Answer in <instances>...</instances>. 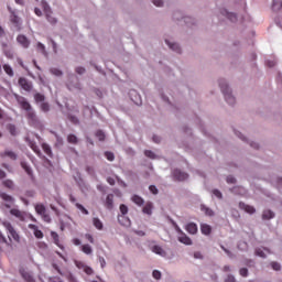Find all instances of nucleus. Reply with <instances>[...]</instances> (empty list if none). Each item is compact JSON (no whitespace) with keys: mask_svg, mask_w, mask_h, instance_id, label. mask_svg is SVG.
<instances>
[{"mask_svg":"<svg viewBox=\"0 0 282 282\" xmlns=\"http://www.w3.org/2000/svg\"><path fill=\"white\" fill-rule=\"evenodd\" d=\"M20 273H21L22 279H24V281L34 282V276L32 275V273H30L25 270H21Z\"/></svg>","mask_w":282,"mask_h":282,"instance_id":"obj_25","label":"nucleus"},{"mask_svg":"<svg viewBox=\"0 0 282 282\" xmlns=\"http://www.w3.org/2000/svg\"><path fill=\"white\" fill-rule=\"evenodd\" d=\"M21 166L25 171L26 175H29V177L32 180V182H34V171H32V166H30V164H28L25 161L21 162Z\"/></svg>","mask_w":282,"mask_h":282,"instance_id":"obj_16","label":"nucleus"},{"mask_svg":"<svg viewBox=\"0 0 282 282\" xmlns=\"http://www.w3.org/2000/svg\"><path fill=\"white\" fill-rule=\"evenodd\" d=\"M173 20L177 21L178 23L181 21H183L185 23V25H187L188 28H191V25H195V23H197L195 18H193V17H184V13H182V11H174Z\"/></svg>","mask_w":282,"mask_h":282,"instance_id":"obj_2","label":"nucleus"},{"mask_svg":"<svg viewBox=\"0 0 282 282\" xmlns=\"http://www.w3.org/2000/svg\"><path fill=\"white\" fill-rule=\"evenodd\" d=\"M0 197L1 199H3V202H6V208H12V204H14L15 202L14 197H12L10 194L6 192L0 193Z\"/></svg>","mask_w":282,"mask_h":282,"instance_id":"obj_12","label":"nucleus"},{"mask_svg":"<svg viewBox=\"0 0 282 282\" xmlns=\"http://www.w3.org/2000/svg\"><path fill=\"white\" fill-rule=\"evenodd\" d=\"M3 69L6 74H8V76H10L11 78L12 76H14V70L12 69V66H10L9 64H4Z\"/></svg>","mask_w":282,"mask_h":282,"instance_id":"obj_44","label":"nucleus"},{"mask_svg":"<svg viewBox=\"0 0 282 282\" xmlns=\"http://www.w3.org/2000/svg\"><path fill=\"white\" fill-rule=\"evenodd\" d=\"M105 206L107 210H113V194L107 195Z\"/></svg>","mask_w":282,"mask_h":282,"instance_id":"obj_22","label":"nucleus"},{"mask_svg":"<svg viewBox=\"0 0 282 282\" xmlns=\"http://www.w3.org/2000/svg\"><path fill=\"white\" fill-rule=\"evenodd\" d=\"M149 191L152 193V195H158V193H160V189H158L155 185H150Z\"/></svg>","mask_w":282,"mask_h":282,"instance_id":"obj_62","label":"nucleus"},{"mask_svg":"<svg viewBox=\"0 0 282 282\" xmlns=\"http://www.w3.org/2000/svg\"><path fill=\"white\" fill-rule=\"evenodd\" d=\"M17 41L21 46L24 47V50H28V47H30V40L28 39V36L20 34L17 36Z\"/></svg>","mask_w":282,"mask_h":282,"instance_id":"obj_17","label":"nucleus"},{"mask_svg":"<svg viewBox=\"0 0 282 282\" xmlns=\"http://www.w3.org/2000/svg\"><path fill=\"white\" fill-rule=\"evenodd\" d=\"M36 50H37V52H41V54H43V56H47V51L45 50V44L37 42Z\"/></svg>","mask_w":282,"mask_h":282,"instance_id":"obj_38","label":"nucleus"},{"mask_svg":"<svg viewBox=\"0 0 282 282\" xmlns=\"http://www.w3.org/2000/svg\"><path fill=\"white\" fill-rule=\"evenodd\" d=\"M226 182L227 184H237V178H235L232 175H229L227 176Z\"/></svg>","mask_w":282,"mask_h":282,"instance_id":"obj_64","label":"nucleus"},{"mask_svg":"<svg viewBox=\"0 0 282 282\" xmlns=\"http://www.w3.org/2000/svg\"><path fill=\"white\" fill-rule=\"evenodd\" d=\"M142 213H144V215H153V203L151 202H148L143 209H142Z\"/></svg>","mask_w":282,"mask_h":282,"instance_id":"obj_29","label":"nucleus"},{"mask_svg":"<svg viewBox=\"0 0 282 282\" xmlns=\"http://www.w3.org/2000/svg\"><path fill=\"white\" fill-rule=\"evenodd\" d=\"M105 158L108 160V162H113L116 160V155L112 152H105Z\"/></svg>","mask_w":282,"mask_h":282,"instance_id":"obj_54","label":"nucleus"},{"mask_svg":"<svg viewBox=\"0 0 282 282\" xmlns=\"http://www.w3.org/2000/svg\"><path fill=\"white\" fill-rule=\"evenodd\" d=\"M67 89L69 91H80L83 89V86L80 85V82L78 80V76L70 74L68 77V83L66 84Z\"/></svg>","mask_w":282,"mask_h":282,"instance_id":"obj_3","label":"nucleus"},{"mask_svg":"<svg viewBox=\"0 0 282 282\" xmlns=\"http://www.w3.org/2000/svg\"><path fill=\"white\" fill-rule=\"evenodd\" d=\"M3 186H6V188H9V191H14V181L12 180H4L2 182Z\"/></svg>","mask_w":282,"mask_h":282,"instance_id":"obj_39","label":"nucleus"},{"mask_svg":"<svg viewBox=\"0 0 282 282\" xmlns=\"http://www.w3.org/2000/svg\"><path fill=\"white\" fill-rule=\"evenodd\" d=\"M200 210L205 213L207 217H215V212L210 209V207H207L206 205H200Z\"/></svg>","mask_w":282,"mask_h":282,"instance_id":"obj_30","label":"nucleus"},{"mask_svg":"<svg viewBox=\"0 0 282 282\" xmlns=\"http://www.w3.org/2000/svg\"><path fill=\"white\" fill-rule=\"evenodd\" d=\"M221 17H226L231 23H237V13L228 11L226 8L219 9Z\"/></svg>","mask_w":282,"mask_h":282,"instance_id":"obj_11","label":"nucleus"},{"mask_svg":"<svg viewBox=\"0 0 282 282\" xmlns=\"http://www.w3.org/2000/svg\"><path fill=\"white\" fill-rule=\"evenodd\" d=\"M40 109L41 111H43V113L50 112V104L43 101L42 104H40Z\"/></svg>","mask_w":282,"mask_h":282,"instance_id":"obj_50","label":"nucleus"},{"mask_svg":"<svg viewBox=\"0 0 282 282\" xmlns=\"http://www.w3.org/2000/svg\"><path fill=\"white\" fill-rule=\"evenodd\" d=\"M131 199L137 206H144V198L142 196L134 194Z\"/></svg>","mask_w":282,"mask_h":282,"instance_id":"obj_32","label":"nucleus"},{"mask_svg":"<svg viewBox=\"0 0 282 282\" xmlns=\"http://www.w3.org/2000/svg\"><path fill=\"white\" fill-rule=\"evenodd\" d=\"M26 118L29 120V123L32 126V127H36V124H39V117L36 116V112L34 111V109L32 110H29L26 112Z\"/></svg>","mask_w":282,"mask_h":282,"instance_id":"obj_13","label":"nucleus"},{"mask_svg":"<svg viewBox=\"0 0 282 282\" xmlns=\"http://www.w3.org/2000/svg\"><path fill=\"white\" fill-rule=\"evenodd\" d=\"M2 158H9L10 160L17 161L19 155L12 150H6L4 152L0 153Z\"/></svg>","mask_w":282,"mask_h":282,"instance_id":"obj_18","label":"nucleus"},{"mask_svg":"<svg viewBox=\"0 0 282 282\" xmlns=\"http://www.w3.org/2000/svg\"><path fill=\"white\" fill-rule=\"evenodd\" d=\"M25 142L28 143L30 149H32V151L36 153V155H41V149H39V145H36V142L34 141V139H32V137H25Z\"/></svg>","mask_w":282,"mask_h":282,"instance_id":"obj_14","label":"nucleus"},{"mask_svg":"<svg viewBox=\"0 0 282 282\" xmlns=\"http://www.w3.org/2000/svg\"><path fill=\"white\" fill-rule=\"evenodd\" d=\"M282 8V1L281 0H273L272 2V10L273 12H279Z\"/></svg>","mask_w":282,"mask_h":282,"instance_id":"obj_37","label":"nucleus"},{"mask_svg":"<svg viewBox=\"0 0 282 282\" xmlns=\"http://www.w3.org/2000/svg\"><path fill=\"white\" fill-rule=\"evenodd\" d=\"M64 276H66L67 281L69 282H78L74 273H67L66 275L64 274Z\"/></svg>","mask_w":282,"mask_h":282,"instance_id":"obj_60","label":"nucleus"},{"mask_svg":"<svg viewBox=\"0 0 282 282\" xmlns=\"http://www.w3.org/2000/svg\"><path fill=\"white\" fill-rule=\"evenodd\" d=\"M67 142H69V144H78V137H76V134H68Z\"/></svg>","mask_w":282,"mask_h":282,"instance_id":"obj_47","label":"nucleus"},{"mask_svg":"<svg viewBox=\"0 0 282 282\" xmlns=\"http://www.w3.org/2000/svg\"><path fill=\"white\" fill-rule=\"evenodd\" d=\"M9 11L11 12L10 21H11L12 25L14 26V29L18 32L21 31V25H23L21 18H19V15H17V13H14V11H12V8H9Z\"/></svg>","mask_w":282,"mask_h":282,"instance_id":"obj_5","label":"nucleus"},{"mask_svg":"<svg viewBox=\"0 0 282 282\" xmlns=\"http://www.w3.org/2000/svg\"><path fill=\"white\" fill-rule=\"evenodd\" d=\"M152 252H154V254H159V257H166V251L158 245L152 247Z\"/></svg>","mask_w":282,"mask_h":282,"instance_id":"obj_28","label":"nucleus"},{"mask_svg":"<svg viewBox=\"0 0 282 282\" xmlns=\"http://www.w3.org/2000/svg\"><path fill=\"white\" fill-rule=\"evenodd\" d=\"M274 217H275L274 212H272V210H270V209H265V210L262 213V219H264V220L274 219Z\"/></svg>","mask_w":282,"mask_h":282,"instance_id":"obj_31","label":"nucleus"},{"mask_svg":"<svg viewBox=\"0 0 282 282\" xmlns=\"http://www.w3.org/2000/svg\"><path fill=\"white\" fill-rule=\"evenodd\" d=\"M237 248L238 250H241V252H246V250H248V242L239 241Z\"/></svg>","mask_w":282,"mask_h":282,"instance_id":"obj_49","label":"nucleus"},{"mask_svg":"<svg viewBox=\"0 0 282 282\" xmlns=\"http://www.w3.org/2000/svg\"><path fill=\"white\" fill-rule=\"evenodd\" d=\"M164 43L165 45H167L169 50H171L175 54H182V46L180 45V43L169 39H165Z\"/></svg>","mask_w":282,"mask_h":282,"instance_id":"obj_6","label":"nucleus"},{"mask_svg":"<svg viewBox=\"0 0 282 282\" xmlns=\"http://www.w3.org/2000/svg\"><path fill=\"white\" fill-rule=\"evenodd\" d=\"M3 45V54L7 56V58H14V50L8 47V44H2Z\"/></svg>","mask_w":282,"mask_h":282,"instance_id":"obj_24","label":"nucleus"},{"mask_svg":"<svg viewBox=\"0 0 282 282\" xmlns=\"http://www.w3.org/2000/svg\"><path fill=\"white\" fill-rule=\"evenodd\" d=\"M118 223L120 226H124V228L131 227V219L127 216H118Z\"/></svg>","mask_w":282,"mask_h":282,"instance_id":"obj_20","label":"nucleus"},{"mask_svg":"<svg viewBox=\"0 0 282 282\" xmlns=\"http://www.w3.org/2000/svg\"><path fill=\"white\" fill-rule=\"evenodd\" d=\"M3 226L10 235L9 239H10V237H12V239L14 241H20L21 237H19V234L17 232V230H14V227H12V224H10L9 221H4Z\"/></svg>","mask_w":282,"mask_h":282,"instance_id":"obj_10","label":"nucleus"},{"mask_svg":"<svg viewBox=\"0 0 282 282\" xmlns=\"http://www.w3.org/2000/svg\"><path fill=\"white\" fill-rule=\"evenodd\" d=\"M119 210L121 213V216H124L129 213V207L124 204H121L120 207H119Z\"/></svg>","mask_w":282,"mask_h":282,"instance_id":"obj_56","label":"nucleus"},{"mask_svg":"<svg viewBox=\"0 0 282 282\" xmlns=\"http://www.w3.org/2000/svg\"><path fill=\"white\" fill-rule=\"evenodd\" d=\"M230 191L234 193V195H243L245 189L243 187L235 186L230 188Z\"/></svg>","mask_w":282,"mask_h":282,"instance_id":"obj_46","label":"nucleus"},{"mask_svg":"<svg viewBox=\"0 0 282 282\" xmlns=\"http://www.w3.org/2000/svg\"><path fill=\"white\" fill-rule=\"evenodd\" d=\"M51 237H52V239L54 240V243H55L56 246L61 247V245H59V239H58V234H57L56 231H52V232H51Z\"/></svg>","mask_w":282,"mask_h":282,"instance_id":"obj_55","label":"nucleus"},{"mask_svg":"<svg viewBox=\"0 0 282 282\" xmlns=\"http://www.w3.org/2000/svg\"><path fill=\"white\" fill-rule=\"evenodd\" d=\"M145 158H149L150 160H158V154L151 150L144 151Z\"/></svg>","mask_w":282,"mask_h":282,"instance_id":"obj_41","label":"nucleus"},{"mask_svg":"<svg viewBox=\"0 0 282 282\" xmlns=\"http://www.w3.org/2000/svg\"><path fill=\"white\" fill-rule=\"evenodd\" d=\"M96 138H98L99 142H105V138H106L105 132L102 130H98L96 132Z\"/></svg>","mask_w":282,"mask_h":282,"instance_id":"obj_53","label":"nucleus"},{"mask_svg":"<svg viewBox=\"0 0 282 282\" xmlns=\"http://www.w3.org/2000/svg\"><path fill=\"white\" fill-rule=\"evenodd\" d=\"M271 184H273L274 186H279V188L282 187V177L279 176H272L270 178Z\"/></svg>","mask_w":282,"mask_h":282,"instance_id":"obj_36","label":"nucleus"},{"mask_svg":"<svg viewBox=\"0 0 282 282\" xmlns=\"http://www.w3.org/2000/svg\"><path fill=\"white\" fill-rule=\"evenodd\" d=\"M51 74H53V76H63V70L58 69V68H51L50 69Z\"/></svg>","mask_w":282,"mask_h":282,"instance_id":"obj_57","label":"nucleus"},{"mask_svg":"<svg viewBox=\"0 0 282 282\" xmlns=\"http://www.w3.org/2000/svg\"><path fill=\"white\" fill-rule=\"evenodd\" d=\"M7 129L11 135H17V126H14L13 123H9L7 124Z\"/></svg>","mask_w":282,"mask_h":282,"instance_id":"obj_45","label":"nucleus"},{"mask_svg":"<svg viewBox=\"0 0 282 282\" xmlns=\"http://www.w3.org/2000/svg\"><path fill=\"white\" fill-rule=\"evenodd\" d=\"M42 6L44 8L45 15L52 14V8L50 7V4H47V2L42 1Z\"/></svg>","mask_w":282,"mask_h":282,"instance_id":"obj_52","label":"nucleus"},{"mask_svg":"<svg viewBox=\"0 0 282 282\" xmlns=\"http://www.w3.org/2000/svg\"><path fill=\"white\" fill-rule=\"evenodd\" d=\"M239 208H241L246 213H249V215H254L256 213L254 207L247 205L246 203H242V202L239 203Z\"/></svg>","mask_w":282,"mask_h":282,"instance_id":"obj_21","label":"nucleus"},{"mask_svg":"<svg viewBox=\"0 0 282 282\" xmlns=\"http://www.w3.org/2000/svg\"><path fill=\"white\" fill-rule=\"evenodd\" d=\"M18 85H20L21 88L28 93H30V91H32V89H34V85L32 84V82H30L25 77H20L18 80Z\"/></svg>","mask_w":282,"mask_h":282,"instance_id":"obj_7","label":"nucleus"},{"mask_svg":"<svg viewBox=\"0 0 282 282\" xmlns=\"http://www.w3.org/2000/svg\"><path fill=\"white\" fill-rule=\"evenodd\" d=\"M235 135H237V138H239L240 140H242V142H246L247 144H249L251 147V149H259V143L254 142V141H250L246 135H243V133H241L239 130H234Z\"/></svg>","mask_w":282,"mask_h":282,"instance_id":"obj_9","label":"nucleus"},{"mask_svg":"<svg viewBox=\"0 0 282 282\" xmlns=\"http://www.w3.org/2000/svg\"><path fill=\"white\" fill-rule=\"evenodd\" d=\"M239 274H240V276L247 278L249 274L248 268H241L239 270Z\"/></svg>","mask_w":282,"mask_h":282,"instance_id":"obj_63","label":"nucleus"},{"mask_svg":"<svg viewBox=\"0 0 282 282\" xmlns=\"http://www.w3.org/2000/svg\"><path fill=\"white\" fill-rule=\"evenodd\" d=\"M265 252L268 254H272V251L268 247L256 248V250H254L256 257H260V259H268V256L265 254Z\"/></svg>","mask_w":282,"mask_h":282,"instance_id":"obj_15","label":"nucleus"},{"mask_svg":"<svg viewBox=\"0 0 282 282\" xmlns=\"http://www.w3.org/2000/svg\"><path fill=\"white\" fill-rule=\"evenodd\" d=\"M172 225L174 226V229L176 230V232L178 234V237L184 235V231H182V228H180V226L177 225V223H175L174 220H172Z\"/></svg>","mask_w":282,"mask_h":282,"instance_id":"obj_59","label":"nucleus"},{"mask_svg":"<svg viewBox=\"0 0 282 282\" xmlns=\"http://www.w3.org/2000/svg\"><path fill=\"white\" fill-rule=\"evenodd\" d=\"M185 230L189 232V235H197V224L189 223L186 225Z\"/></svg>","mask_w":282,"mask_h":282,"instance_id":"obj_26","label":"nucleus"},{"mask_svg":"<svg viewBox=\"0 0 282 282\" xmlns=\"http://www.w3.org/2000/svg\"><path fill=\"white\" fill-rule=\"evenodd\" d=\"M152 276H153V279H155L156 281H160V279H162V272H160V270H153Z\"/></svg>","mask_w":282,"mask_h":282,"instance_id":"obj_58","label":"nucleus"},{"mask_svg":"<svg viewBox=\"0 0 282 282\" xmlns=\"http://www.w3.org/2000/svg\"><path fill=\"white\" fill-rule=\"evenodd\" d=\"M218 85L227 105L235 107L237 99L235 98V95H232V89L228 86V82L221 78L218 80Z\"/></svg>","mask_w":282,"mask_h":282,"instance_id":"obj_1","label":"nucleus"},{"mask_svg":"<svg viewBox=\"0 0 282 282\" xmlns=\"http://www.w3.org/2000/svg\"><path fill=\"white\" fill-rule=\"evenodd\" d=\"M178 241L180 243H184L185 246H193V240H191V238L184 232L178 236Z\"/></svg>","mask_w":282,"mask_h":282,"instance_id":"obj_23","label":"nucleus"},{"mask_svg":"<svg viewBox=\"0 0 282 282\" xmlns=\"http://www.w3.org/2000/svg\"><path fill=\"white\" fill-rule=\"evenodd\" d=\"M271 268H272V270H274L275 272H280V270H281V263H279V262H271Z\"/></svg>","mask_w":282,"mask_h":282,"instance_id":"obj_61","label":"nucleus"},{"mask_svg":"<svg viewBox=\"0 0 282 282\" xmlns=\"http://www.w3.org/2000/svg\"><path fill=\"white\" fill-rule=\"evenodd\" d=\"M34 100H35V102H41V104H43V102H45V95H43V94H41V93H36L35 95H34Z\"/></svg>","mask_w":282,"mask_h":282,"instance_id":"obj_42","label":"nucleus"},{"mask_svg":"<svg viewBox=\"0 0 282 282\" xmlns=\"http://www.w3.org/2000/svg\"><path fill=\"white\" fill-rule=\"evenodd\" d=\"M220 248L229 259H237V254L230 251V249L226 248L224 245H220Z\"/></svg>","mask_w":282,"mask_h":282,"instance_id":"obj_35","label":"nucleus"},{"mask_svg":"<svg viewBox=\"0 0 282 282\" xmlns=\"http://www.w3.org/2000/svg\"><path fill=\"white\" fill-rule=\"evenodd\" d=\"M35 213L40 216L45 215V213H47V208H45V205L43 204H37L35 205Z\"/></svg>","mask_w":282,"mask_h":282,"instance_id":"obj_34","label":"nucleus"},{"mask_svg":"<svg viewBox=\"0 0 282 282\" xmlns=\"http://www.w3.org/2000/svg\"><path fill=\"white\" fill-rule=\"evenodd\" d=\"M46 21L51 23V25H56L58 23V20L52 15V13L46 14Z\"/></svg>","mask_w":282,"mask_h":282,"instance_id":"obj_48","label":"nucleus"},{"mask_svg":"<svg viewBox=\"0 0 282 282\" xmlns=\"http://www.w3.org/2000/svg\"><path fill=\"white\" fill-rule=\"evenodd\" d=\"M172 175L176 182H184V181L188 180V173H186L180 169L173 170Z\"/></svg>","mask_w":282,"mask_h":282,"instance_id":"obj_8","label":"nucleus"},{"mask_svg":"<svg viewBox=\"0 0 282 282\" xmlns=\"http://www.w3.org/2000/svg\"><path fill=\"white\" fill-rule=\"evenodd\" d=\"M10 215H12L13 217H17V219H20V221H25V214H23V212L17 208H12L10 210Z\"/></svg>","mask_w":282,"mask_h":282,"instance_id":"obj_19","label":"nucleus"},{"mask_svg":"<svg viewBox=\"0 0 282 282\" xmlns=\"http://www.w3.org/2000/svg\"><path fill=\"white\" fill-rule=\"evenodd\" d=\"M82 251L84 252V254H93L94 249L89 245H83Z\"/></svg>","mask_w":282,"mask_h":282,"instance_id":"obj_43","label":"nucleus"},{"mask_svg":"<svg viewBox=\"0 0 282 282\" xmlns=\"http://www.w3.org/2000/svg\"><path fill=\"white\" fill-rule=\"evenodd\" d=\"M14 98L18 105L21 107V109H23V111H26V113L34 109L32 108V105L30 104V101H28L25 97L14 94Z\"/></svg>","mask_w":282,"mask_h":282,"instance_id":"obj_4","label":"nucleus"},{"mask_svg":"<svg viewBox=\"0 0 282 282\" xmlns=\"http://www.w3.org/2000/svg\"><path fill=\"white\" fill-rule=\"evenodd\" d=\"M200 232L208 236L210 232H213V227H210L208 224H200Z\"/></svg>","mask_w":282,"mask_h":282,"instance_id":"obj_27","label":"nucleus"},{"mask_svg":"<svg viewBox=\"0 0 282 282\" xmlns=\"http://www.w3.org/2000/svg\"><path fill=\"white\" fill-rule=\"evenodd\" d=\"M93 225L95 226V228L97 230H102V228H105L102 220H100V218H98V217L93 218Z\"/></svg>","mask_w":282,"mask_h":282,"instance_id":"obj_33","label":"nucleus"},{"mask_svg":"<svg viewBox=\"0 0 282 282\" xmlns=\"http://www.w3.org/2000/svg\"><path fill=\"white\" fill-rule=\"evenodd\" d=\"M75 206L78 210H80V213H83V215H89V210H87L83 204L76 203Z\"/></svg>","mask_w":282,"mask_h":282,"instance_id":"obj_51","label":"nucleus"},{"mask_svg":"<svg viewBox=\"0 0 282 282\" xmlns=\"http://www.w3.org/2000/svg\"><path fill=\"white\" fill-rule=\"evenodd\" d=\"M42 149H43L44 153H46V155H48V158H52L53 153H52V148L50 147V144L43 143Z\"/></svg>","mask_w":282,"mask_h":282,"instance_id":"obj_40","label":"nucleus"}]
</instances>
